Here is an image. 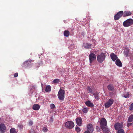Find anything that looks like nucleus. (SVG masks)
I'll return each mask as SVG.
<instances>
[{
	"label": "nucleus",
	"instance_id": "6e6552de",
	"mask_svg": "<svg viewBox=\"0 0 133 133\" xmlns=\"http://www.w3.org/2000/svg\"><path fill=\"white\" fill-rule=\"evenodd\" d=\"M100 121V127L101 128H103L104 127L107 126V121L105 118H102Z\"/></svg>",
	"mask_w": 133,
	"mask_h": 133
},
{
	"label": "nucleus",
	"instance_id": "b1692460",
	"mask_svg": "<svg viewBox=\"0 0 133 133\" xmlns=\"http://www.w3.org/2000/svg\"><path fill=\"white\" fill-rule=\"evenodd\" d=\"M129 50L126 49L124 50V54L126 57H127L129 52Z\"/></svg>",
	"mask_w": 133,
	"mask_h": 133
},
{
	"label": "nucleus",
	"instance_id": "c9c22d12",
	"mask_svg": "<svg viewBox=\"0 0 133 133\" xmlns=\"http://www.w3.org/2000/svg\"><path fill=\"white\" fill-rule=\"evenodd\" d=\"M96 129L97 131L98 132H99L101 130L100 128L98 126L96 127Z\"/></svg>",
	"mask_w": 133,
	"mask_h": 133
},
{
	"label": "nucleus",
	"instance_id": "7ed1b4c3",
	"mask_svg": "<svg viewBox=\"0 0 133 133\" xmlns=\"http://www.w3.org/2000/svg\"><path fill=\"white\" fill-rule=\"evenodd\" d=\"M133 24V19L131 18L127 19L124 21L123 23L124 26L125 27H128Z\"/></svg>",
	"mask_w": 133,
	"mask_h": 133
},
{
	"label": "nucleus",
	"instance_id": "aec40b11",
	"mask_svg": "<svg viewBox=\"0 0 133 133\" xmlns=\"http://www.w3.org/2000/svg\"><path fill=\"white\" fill-rule=\"evenodd\" d=\"M91 44L89 43H85L84 44V47L87 49H90L91 48Z\"/></svg>",
	"mask_w": 133,
	"mask_h": 133
},
{
	"label": "nucleus",
	"instance_id": "58836bf2",
	"mask_svg": "<svg viewBox=\"0 0 133 133\" xmlns=\"http://www.w3.org/2000/svg\"><path fill=\"white\" fill-rule=\"evenodd\" d=\"M33 123V122L32 121H30L29 122V125L30 126H31L32 125Z\"/></svg>",
	"mask_w": 133,
	"mask_h": 133
},
{
	"label": "nucleus",
	"instance_id": "5701e85b",
	"mask_svg": "<svg viewBox=\"0 0 133 133\" xmlns=\"http://www.w3.org/2000/svg\"><path fill=\"white\" fill-rule=\"evenodd\" d=\"M70 34V32L68 30H66L64 32V35L65 36L68 37Z\"/></svg>",
	"mask_w": 133,
	"mask_h": 133
},
{
	"label": "nucleus",
	"instance_id": "37998d69",
	"mask_svg": "<svg viewBox=\"0 0 133 133\" xmlns=\"http://www.w3.org/2000/svg\"><path fill=\"white\" fill-rule=\"evenodd\" d=\"M90 132L89 130H87L85 131L84 133H90Z\"/></svg>",
	"mask_w": 133,
	"mask_h": 133
},
{
	"label": "nucleus",
	"instance_id": "72a5a7b5",
	"mask_svg": "<svg viewBox=\"0 0 133 133\" xmlns=\"http://www.w3.org/2000/svg\"><path fill=\"white\" fill-rule=\"evenodd\" d=\"M55 107V105L53 104H51L50 105V107L51 109H54Z\"/></svg>",
	"mask_w": 133,
	"mask_h": 133
},
{
	"label": "nucleus",
	"instance_id": "9d476101",
	"mask_svg": "<svg viewBox=\"0 0 133 133\" xmlns=\"http://www.w3.org/2000/svg\"><path fill=\"white\" fill-rule=\"evenodd\" d=\"M6 127L5 124L2 123H0V132L1 133H4L6 131Z\"/></svg>",
	"mask_w": 133,
	"mask_h": 133
},
{
	"label": "nucleus",
	"instance_id": "423d86ee",
	"mask_svg": "<svg viewBox=\"0 0 133 133\" xmlns=\"http://www.w3.org/2000/svg\"><path fill=\"white\" fill-rule=\"evenodd\" d=\"M65 125L67 128L71 129L73 128L74 124L72 121H68L65 123Z\"/></svg>",
	"mask_w": 133,
	"mask_h": 133
},
{
	"label": "nucleus",
	"instance_id": "c756f323",
	"mask_svg": "<svg viewBox=\"0 0 133 133\" xmlns=\"http://www.w3.org/2000/svg\"><path fill=\"white\" fill-rule=\"evenodd\" d=\"M60 80L59 79H55L53 81V83H58L59 82Z\"/></svg>",
	"mask_w": 133,
	"mask_h": 133
},
{
	"label": "nucleus",
	"instance_id": "2eb2a0df",
	"mask_svg": "<svg viewBox=\"0 0 133 133\" xmlns=\"http://www.w3.org/2000/svg\"><path fill=\"white\" fill-rule=\"evenodd\" d=\"M110 57L112 60L114 61L117 58V56L114 53H112L110 55Z\"/></svg>",
	"mask_w": 133,
	"mask_h": 133
},
{
	"label": "nucleus",
	"instance_id": "dca6fc26",
	"mask_svg": "<svg viewBox=\"0 0 133 133\" xmlns=\"http://www.w3.org/2000/svg\"><path fill=\"white\" fill-rule=\"evenodd\" d=\"M40 107V105L38 104H35L32 107V109L35 110H38Z\"/></svg>",
	"mask_w": 133,
	"mask_h": 133
},
{
	"label": "nucleus",
	"instance_id": "f3484780",
	"mask_svg": "<svg viewBox=\"0 0 133 133\" xmlns=\"http://www.w3.org/2000/svg\"><path fill=\"white\" fill-rule=\"evenodd\" d=\"M107 88L109 91H114L115 90L114 87L112 84H110L107 87Z\"/></svg>",
	"mask_w": 133,
	"mask_h": 133
},
{
	"label": "nucleus",
	"instance_id": "4c0bfd02",
	"mask_svg": "<svg viewBox=\"0 0 133 133\" xmlns=\"http://www.w3.org/2000/svg\"><path fill=\"white\" fill-rule=\"evenodd\" d=\"M42 130L43 132H46L47 131L48 129L46 128L45 127H44L43 128Z\"/></svg>",
	"mask_w": 133,
	"mask_h": 133
},
{
	"label": "nucleus",
	"instance_id": "4468645a",
	"mask_svg": "<svg viewBox=\"0 0 133 133\" xmlns=\"http://www.w3.org/2000/svg\"><path fill=\"white\" fill-rule=\"evenodd\" d=\"M132 14V12L129 11H125L123 12V17L129 16Z\"/></svg>",
	"mask_w": 133,
	"mask_h": 133
},
{
	"label": "nucleus",
	"instance_id": "a878e982",
	"mask_svg": "<svg viewBox=\"0 0 133 133\" xmlns=\"http://www.w3.org/2000/svg\"><path fill=\"white\" fill-rule=\"evenodd\" d=\"M51 87L49 85L47 86L45 88V91L46 92H49L51 91Z\"/></svg>",
	"mask_w": 133,
	"mask_h": 133
},
{
	"label": "nucleus",
	"instance_id": "bb28decb",
	"mask_svg": "<svg viewBox=\"0 0 133 133\" xmlns=\"http://www.w3.org/2000/svg\"><path fill=\"white\" fill-rule=\"evenodd\" d=\"M82 111L84 113H86L88 112V109L87 108L83 107Z\"/></svg>",
	"mask_w": 133,
	"mask_h": 133
},
{
	"label": "nucleus",
	"instance_id": "9b49d317",
	"mask_svg": "<svg viewBox=\"0 0 133 133\" xmlns=\"http://www.w3.org/2000/svg\"><path fill=\"white\" fill-rule=\"evenodd\" d=\"M123 127V125L122 124L119 123H117L114 125L115 128L116 130L122 129Z\"/></svg>",
	"mask_w": 133,
	"mask_h": 133
},
{
	"label": "nucleus",
	"instance_id": "473e14b6",
	"mask_svg": "<svg viewBox=\"0 0 133 133\" xmlns=\"http://www.w3.org/2000/svg\"><path fill=\"white\" fill-rule=\"evenodd\" d=\"M75 130L77 132H79L81 130V129L79 127H76Z\"/></svg>",
	"mask_w": 133,
	"mask_h": 133
},
{
	"label": "nucleus",
	"instance_id": "1a4fd4ad",
	"mask_svg": "<svg viewBox=\"0 0 133 133\" xmlns=\"http://www.w3.org/2000/svg\"><path fill=\"white\" fill-rule=\"evenodd\" d=\"M114 101L113 99H110L105 104V107L106 108H109L112 105Z\"/></svg>",
	"mask_w": 133,
	"mask_h": 133
},
{
	"label": "nucleus",
	"instance_id": "c03bdc74",
	"mask_svg": "<svg viewBox=\"0 0 133 133\" xmlns=\"http://www.w3.org/2000/svg\"><path fill=\"white\" fill-rule=\"evenodd\" d=\"M114 94V93L112 92H109V94L110 95H113Z\"/></svg>",
	"mask_w": 133,
	"mask_h": 133
},
{
	"label": "nucleus",
	"instance_id": "f8f14e48",
	"mask_svg": "<svg viewBox=\"0 0 133 133\" xmlns=\"http://www.w3.org/2000/svg\"><path fill=\"white\" fill-rule=\"evenodd\" d=\"M77 124L79 126H81L82 124V119L81 117H77L76 119Z\"/></svg>",
	"mask_w": 133,
	"mask_h": 133
},
{
	"label": "nucleus",
	"instance_id": "a18cd8bd",
	"mask_svg": "<svg viewBox=\"0 0 133 133\" xmlns=\"http://www.w3.org/2000/svg\"><path fill=\"white\" fill-rule=\"evenodd\" d=\"M18 127L20 128H22V126L21 125H18Z\"/></svg>",
	"mask_w": 133,
	"mask_h": 133
},
{
	"label": "nucleus",
	"instance_id": "e433bc0d",
	"mask_svg": "<svg viewBox=\"0 0 133 133\" xmlns=\"http://www.w3.org/2000/svg\"><path fill=\"white\" fill-rule=\"evenodd\" d=\"M133 124V123H128L127 124V127H129L131 125Z\"/></svg>",
	"mask_w": 133,
	"mask_h": 133
},
{
	"label": "nucleus",
	"instance_id": "2f4dec72",
	"mask_svg": "<svg viewBox=\"0 0 133 133\" xmlns=\"http://www.w3.org/2000/svg\"><path fill=\"white\" fill-rule=\"evenodd\" d=\"M129 92H128L126 94H125L124 96V97H125V98H128L129 97Z\"/></svg>",
	"mask_w": 133,
	"mask_h": 133
},
{
	"label": "nucleus",
	"instance_id": "39448f33",
	"mask_svg": "<svg viewBox=\"0 0 133 133\" xmlns=\"http://www.w3.org/2000/svg\"><path fill=\"white\" fill-rule=\"evenodd\" d=\"M96 55L94 53H91L89 55V58L90 64L92 63L96 59Z\"/></svg>",
	"mask_w": 133,
	"mask_h": 133
},
{
	"label": "nucleus",
	"instance_id": "393cba45",
	"mask_svg": "<svg viewBox=\"0 0 133 133\" xmlns=\"http://www.w3.org/2000/svg\"><path fill=\"white\" fill-rule=\"evenodd\" d=\"M93 95L94 96V97H95V98L97 100H98L99 99V94L97 92H96L93 93Z\"/></svg>",
	"mask_w": 133,
	"mask_h": 133
},
{
	"label": "nucleus",
	"instance_id": "ea45409f",
	"mask_svg": "<svg viewBox=\"0 0 133 133\" xmlns=\"http://www.w3.org/2000/svg\"><path fill=\"white\" fill-rule=\"evenodd\" d=\"M30 133H35V131L32 129H31L29 131Z\"/></svg>",
	"mask_w": 133,
	"mask_h": 133
},
{
	"label": "nucleus",
	"instance_id": "a19ab883",
	"mask_svg": "<svg viewBox=\"0 0 133 133\" xmlns=\"http://www.w3.org/2000/svg\"><path fill=\"white\" fill-rule=\"evenodd\" d=\"M18 76V74L17 73H16L14 74V76L15 77H17Z\"/></svg>",
	"mask_w": 133,
	"mask_h": 133
},
{
	"label": "nucleus",
	"instance_id": "f03ea898",
	"mask_svg": "<svg viewBox=\"0 0 133 133\" xmlns=\"http://www.w3.org/2000/svg\"><path fill=\"white\" fill-rule=\"evenodd\" d=\"M105 58V55L102 52L97 56V59L98 61L100 63H102L104 61Z\"/></svg>",
	"mask_w": 133,
	"mask_h": 133
},
{
	"label": "nucleus",
	"instance_id": "7c9ffc66",
	"mask_svg": "<svg viewBox=\"0 0 133 133\" xmlns=\"http://www.w3.org/2000/svg\"><path fill=\"white\" fill-rule=\"evenodd\" d=\"M117 133H125V132L123 129H120L118 130Z\"/></svg>",
	"mask_w": 133,
	"mask_h": 133
},
{
	"label": "nucleus",
	"instance_id": "a211bd4d",
	"mask_svg": "<svg viewBox=\"0 0 133 133\" xmlns=\"http://www.w3.org/2000/svg\"><path fill=\"white\" fill-rule=\"evenodd\" d=\"M116 64L118 66L121 67L122 66V63L119 59H117L115 62Z\"/></svg>",
	"mask_w": 133,
	"mask_h": 133
},
{
	"label": "nucleus",
	"instance_id": "79ce46f5",
	"mask_svg": "<svg viewBox=\"0 0 133 133\" xmlns=\"http://www.w3.org/2000/svg\"><path fill=\"white\" fill-rule=\"evenodd\" d=\"M53 117L52 116L50 118V121L51 122H52L53 120Z\"/></svg>",
	"mask_w": 133,
	"mask_h": 133
},
{
	"label": "nucleus",
	"instance_id": "f704fd0d",
	"mask_svg": "<svg viewBox=\"0 0 133 133\" xmlns=\"http://www.w3.org/2000/svg\"><path fill=\"white\" fill-rule=\"evenodd\" d=\"M129 110L131 111L133 110V103L130 106Z\"/></svg>",
	"mask_w": 133,
	"mask_h": 133
},
{
	"label": "nucleus",
	"instance_id": "c85d7f7f",
	"mask_svg": "<svg viewBox=\"0 0 133 133\" xmlns=\"http://www.w3.org/2000/svg\"><path fill=\"white\" fill-rule=\"evenodd\" d=\"M87 91L88 93H92V89L90 87H88L87 88Z\"/></svg>",
	"mask_w": 133,
	"mask_h": 133
},
{
	"label": "nucleus",
	"instance_id": "49530a36",
	"mask_svg": "<svg viewBox=\"0 0 133 133\" xmlns=\"http://www.w3.org/2000/svg\"><path fill=\"white\" fill-rule=\"evenodd\" d=\"M37 67H39V66H37Z\"/></svg>",
	"mask_w": 133,
	"mask_h": 133
},
{
	"label": "nucleus",
	"instance_id": "0eeeda50",
	"mask_svg": "<svg viewBox=\"0 0 133 133\" xmlns=\"http://www.w3.org/2000/svg\"><path fill=\"white\" fill-rule=\"evenodd\" d=\"M123 12L121 11L118 12L114 16V19L116 20H118L122 16H123Z\"/></svg>",
	"mask_w": 133,
	"mask_h": 133
},
{
	"label": "nucleus",
	"instance_id": "ddd939ff",
	"mask_svg": "<svg viewBox=\"0 0 133 133\" xmlns=\"http://www.w3.org/2000/svg\"><path fill=\"white\" fill-rule=\"evenodd\" d=\"M87 129H88L90 132H92L94 130V128L92 125L90 123L88 124L87 126Z\"/></svg>",
	"mask_w": 133,
	"mask_h": 133
},
{
	"label": "nucleus",
	"instance_id": "cd10ccee",
	"mask_svg": "<svg viewBox=\"0 0 133 133\" xmlns=\"http://www.w3.org/2000/svg\"><path fill=\"white\" fill-rule=\"evenodd\" d=\"M10 133H17L15 129L14 128H11L10 130Z\"/></svg>",
	"mask_w": 133,
	"mask_h": 133
},
{
	"label": "nucleus",
	"instance_id": "6ab92c4d",
	"mask_svg": "<svg viewBox=\"0 0 133 133\" xmlns=\"http://www.w3.org/2000/svg\"><path fill=\"white\" fill-rule=\"evenodd\" d=\"M85 103L87 106L90 107H93L94 106L93 103L89 101H86Z\"/></svg>",
	"mask_w": 133,
	"mask_h": 133
},
{
	"label": "nucleus",
	"instance_id": "4be33fe9",
	"mask_svg": "<svg viewBox=\"0 0 133 133\" xmlns=\"http://www.w3.org/2000/svg\"><path fill=\"white\" fill-rule=\"evenodd\" d=\"M133 121V115H131L129 117L127 121L128 123L131 122Z\"/></svg>",
	"mask_w": 133,
	"mask_h": 133
},
{
	"label": "nucleus",
	"instance_id": "20e7f679",
	"mask_svg": "<svg viewBox=\"0 0 133 133\" xmlns=\"http://www.w3.org/2000/svg\"><path fill=\"white\" fill-rule=\"evenodd\" d=\"M34 60H31L30 59H29L28 60L24 62L23 64V66L24 67L25 66H27L28 67H30L33 64L32 63L34 62Z\"/></svg>",
	"mask_w": 133,
	"mask_h": 133
},
{
	"label": "nucleus",
	"instance_id": "412c9836",
	"mask_svg": "<svg viewBox=\"0 0 133 133\" xmlns=\"http://www.w3.org/2000/svg\"><path fill=\"white\" fill-rule=\"evenodd\" d=\"M104 132L108 133L109 132V130L107 128V126L104 127L103 128H101Z\"/></svg>",
	"mask_w": 133,
	"mask_h": 133
},
{
	"label": "nucleus",
	"instance_id": "f257e3e1",
	"mask_svg": "<svg viewBox=\"0 0 133 133\" xmlns=\"http://www.w3.org/2000/svg\"><path fill=\"white\" fill-rule=\"evenodd\" d=\"M65 91L63 89H60L58 92V96L59 99L60 100H63L64 98Z\"/></svg>",
	"mask_w": 133,
	"mask_h": 133
}]
</instances>
